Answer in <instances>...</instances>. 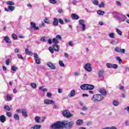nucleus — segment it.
<instances>
[{
	"label": "nucleus",
	"instance_id": "13d9d810",
	"mask_svg": "<svg viewBox=\"0 0 129 129\" xmlns=\"http://www.w3.org/2000/svg\"><path fill=\"white\" fill-rule=\"evenodd\" d=\"M46 96L47 97H51L52 96V93L50 92H48L46 94Z\"/></svg>",
	"mask_w": 129,
	"mask_h": 129
},
{
	"label": "nucleus",
	"instance_id": "1a4fd4ad",
	"mask_svg": "<svg viewBox=\"0 0 129 129\" xmlns=\"http://www.w3.org/2000/svg\"><path fill=\"white\" fill-rule=\"evenodd\" d=\"M44 103L45 104H53V103H55V102L53 100L50 99H45L44 100Z\"/></svg>",
	"mask_w": 129,
	"mask_h": 129
},
{
	"label": "nucleus",
	"instance_id": "5701e85b",
	"mask_svg": "<svg viewBox=\"0 0 129 129\" xmlns=\"http://www.w3.org/2000/svg\"><path fill=\"white\" fill-rule=\"evenodd\" d=\"M78 125H81L83 123V120L82 119H79L76 122Z\"/></svg>",
	"mask_w": 129,
	"mask_h": 129
},
{
	"label": "nucleus",
	"instance_id": "cd10ccee",
	"mask_svg": "<svg viewBox=\"0 0 129 129\" xmlns=\"http://www.w3.org/2000/svg\"><path fill=\"white\" fill-rule=\"evenodd\" d=\"M22 113L23 116H25V117H27V116H28V114H27V111H26L25 110H23L22 111Z\"/></svg>",
	"mask_w": 129,
	"mask_h": 129
},
{
	"label": "nucleus",
	"instance_id": "473e14b6",
	"mask_svg": "<svg viewBox=\"0 0 129 129\" xmlns=\"http://www.w3.org/2000/svg\"><path fill=\"white\" fill-rule=\"evenodd\" d=\"M8 9L9 11H11V12H13L15 10V7L12 6H8Z\"/></svg>",
	"mask_w": 129,
	"mask_h": 129
},
{
	"label": "nucleus",
	"instance_id": "3c124183",
	"mask_svg": "<svg viewBox=\"0 0 129 129\" xmlns=\"http://www.w3.org/2000/svg\"><path fill=\"white\" fill-rule=\"evenodd\" d=\"M120 53H121L122 54H124V53H125V49L120 48Z\"/></svg>",
	"mask_w": 129,
	"mask_h": 129
},
{
	"label": "nucleus",
	"instance_id": "dca6fc26",
	"mask_svg": "<svg viewBox=\"0 0 129 129\" xmlns=\"http://www.w3.org/2000/svg\"><path fill=\"white\" fill-rule=\"evenodd\" d=\"M42 127L41 125H34L33 126L31 127V129H40Z\"/></svg>",
	"mask_w": 129,
	"mask_h": 129
},
{
	"label": "nucleus",
	"instance_id": "7ed1b4c3",
	"mask_svg": "<svg viewBox=\"0 0 129 129\" xmlns=\"http://www.w3.org/2000/svg\"><path fill=\"white\" fill-rule=\"evenodd\" d=\"M102 99H103V96L101 94L94 95L91 97V100L94 101V102H99V101H101Z\"/></svg>",
	"mask_w": 129,
	"mask_h": 129
},
{
	"label": "nucleus",
	"instance_id": "e2e57ef3",
	"mask_svg": "<svg viewBox=\"0 0 129 129\" xmlns=\"http://www.w3.org/2000/svg\"><path fill=\"white\" fill-rule=\"evenodd\" d=\"M20 52V49L18 48H15V53H19Z\"/></svg>",
	"mask_w": 129,
	"mask_h": 129
},
{
	"label": "nucleus",
	"instance_id": "7c9ffc66",
	"mask_svg": "<svg viewBox=\"0 0 129 129\" xmlns=\"http://www.w3.org/2000/svg\"><path fill=\"white\" fill-rule=\"evenodd\" d=\"M11 70H12V71H14L15 72H16V71L18 70V67L15 66H13L11 68Z\"/></svg>",
	"mask_w": 129,
	"mask_h": 129
},
{
	"label": "nucleus",
	"instance_id": "9b49d317",
	"mask_svg": "<svg viewBox=\"0 0 129 129\" xmlns=\"http://www.w3.org/2000/svg\"><path fill=\"white\" fill-rule=\"evenodd\" d=\"M52 48L55 52H59L60 51V46L57 44H53L52 45Z\"/></svg>",
	"mask_w": 129,
	"mask_h": 129
},
{
	"label": "nucleus",
	"instance_id": "603ef678",
	"mask_svg": "<svg viewBox=\"0 0 129 129\" xmlns=\"http://www.w3.org/2000/svg\"><path fill=\"white\" fill-rule=\"evenodd\" d=\"M30 25H31L32 28H34L35 27V26H36V23H35L34 22H31L30 23Z\"/></svg>",
	"mask_w": 129,
	"mask_h": 129
},
{
	"label": "nucleus",
	"instance_id": "f704fd0d",
	"mask_svg": "<svg viewBox=\"0 0 129 129\" xmlns=\"http://www.w3.org/2000/svg\"><path fill=\"white\" fill-rule=\"evenodd\" d=\"M30 86H31L32 88H37V85L35 83H31L30 84Z\"/></svg>",
	"mask_w": 129,
	"mask_h": 129
},
{
	"label": "nucleus",
	"instance_id": "2eb2a0df",
	"mask_svg": "<svg viewBox=\"0 0 129 129\" xmlns=\"http://www.w3.org/2000/svg\"><path fill=\"white\" fill-rule=\"evenodd\" d=\"M7 120V118H6V116L4 115H2L0 116V121L1 122H5Z\"/></svg>",
	"mask_w": 129,
	"mask_h": 129
},
{
	"label": "nucleus",
	"instance_id": "69168bd1",
	"mask_svg": "<svg viewBox=\"0 0 129 129\" xmlns=\"http://www.w3.org/2000/svg\"><path fill=\"white\" fill-rule=\"evenodd\" d=\"M74 75L76 77L79 76V73H78V72H76L74 73Z\"/></svg>",
	"mask_w": 129,
	"mask_h": 129
},
{
	"label": "nucleus",
	"instance_id": "6e6552de",
	"mask_svg": "<svg viewBox=\"0 0 129 129\" xmlns=\"http://www.w3.org/2000/svg\"><path fill=\"white\" fill-rule=\"evenodd\" d=\"M34 57L35 58V62H36V64H41V61H40V58H39V57L38 56V54L34 53Z\"/></svg>",
	"mask_w": 129,
	"mask_h": 129
},
{
	"label": "nucleus",
	"instance_id": "6e6d98bb",
	"mask_svg": "<svg viewBox=\"0 0 129 129\" xmlns=\"http://www.w3.org/2000/svg\"><path fill=\"white\" fill-rule=\"evenodd\" d=\"M58 22L59 24H61V25H64V22H63V20H62L61 19H59Z\"/></svg>",
	"mask_w": 129,
	"mask_h": 129
},
{
	"label": "nucleus",
	"instance_id": "b1692460",
	"mask_svg": "<svg viewBox=\"0 0 129 129\" xmlns=\"http://www.w3.org/2000/svg\"><path fill=\"white\" fill-rule=\"evenodd\" d=\"M39 90L43 91V92H47L48 91V90L46 88H44L43 86L39 87Z\"/></svg>",
	"mask_w": 129,
	"mask_h": 129
},
{
	"label": "nucleus",
	"instance_id": "79ce46f5",
	"mask_svg": "<svg viewBox=\"0 0 129 129\" xmlns=\"http://www.w3.org/2000/svg\"><path fill=\"white\" fill-rule=\"evenodd\" d=\"M12 38L13 40H17V39H18V36H17V35H16V34L13 33L12 34Z\"/></svg>",
	"mask_w": 129,
	"mask_h": 129
},
{
	"label": "nucleus",
	"instance_id": "bf43d9fd",
	"mask_svg": "<svg viewBox=\"0 0 129 129\" xmlns=\"http://www.w3.org/2000/svg\"><path fill=\"white\" fill-rule=\"evenodd\" d=\"M6 64L7 66H9V65H10V59H8L6 61Z\"/></svg>",
	"mask_w": 129,
	"mask_h": 129
},
{
	"label": "nucleus",
	"instance_id": "423d86ee",
	"mask_svg": "<svg viewBox=\"0 0 129 129\" xmlns=\"http://www.w3.org/2000/svg\"><path fill=\"white\" fill-rule=\"evenodd\" d=\"M85 21L83 19H81L79 20V24L82 26V31H85V28H86V25L84 24Z\"/></svg>",
	"mask_w": 129,
	"mask_h": 129
},
{
	"label": "nucleus",
	"instance_id": "f3484780",
	"mask_svg": "<svg viewBox=\"0 0 129 129\" xmlns=\"http://www.w3.org/2000/svg\"><path fill=\"white\" fill-rule=\"evenodd\" d=\"M99 91V92H100V93H101V95H104V96L106 95V90L104 89H100Z\"/></svg>",
	"mask_w": 129,
	"mask_h": 129
},
{
	"label": "nucleus",
	"instance_id": "37998d69",
	"mask_svg": "<svg viewBox=\"0 0 129 129\" xmlns=\"http://www.w3.org/2000/svg\"><path fill=\"white\" fill-rule=\"evenodd\" d=\"M17 57L18 58H19V59H21V60H24V57H23V56L21 55V54L20 53H18L17 54Z\"/></svg>",
	"mask_w": 129,
	"mask_h": 129
},
{
	"label": "nucleus",
	"instance_id": "4c0bfd02",
	"mask_svg": "<svg viewBox=\"0 0 129 129\" xmlns=\"http://www.w3.org/2000/svg\"><path fill=\"white\" fill-rule=\"evenodd\" d=\"M49 51H50V53L51 54H54V48L52 47H49L48 48Z\"/></svg>",
	"mask_w": 129,
	"mask_h": 129
},
{
	"label": "nucleus",
	"instance_id": "5fc2aeb1",
	"mask_svg": "<svg viewBox=\"0 0 129 129\" xmlns=\"http://www.w3.org/2000/svg\"><path fill=\"white\" fill-rule=\"evenodd\" d=\"M118 67V66L116 64H112V68H114V69H116Z\"/></svg>",
	"mask_w": 129,
	"mask_h": 129
},
{
	"label": "nucleus",
	"instance_id": "f8f14e48",
	"mask_svg": "<svg viewBox=\"0 0 129 129\" xmlns=\"http://www.w3.org/2000/svg\"><path fill=\"white\" fill-rule=\"evenodd\" d=\"M4 40L7 44H11V43H12V41H11L10 37H9V36H6L5 37H4Z\"/></svg>",
	"mask_w": 129,
	"mask_h": 129
},
{
	"label": "nucleus",
	"instance_id": "2f4dec72",
	"mask_svg": "<svg viewBox=\"0 0 129 129\" xmlns=\"http://www.w3.org/2000/svg\"><path fill=\"white\" fill-rule=\"evenodd\" d=\"M116 60L118 61L119 64H121L122 63V60L120 59V57L117 56L116 57Z\"/></svg>",
	"mask_w": 129,
	"mask_h": 129
},
{
	"label": "nucleus",
	"instance_id": "c85d7f7f",
	"mask_svg": "<svg viewBox=\"0 0 129 129\" xmlns=\"http://www.w3.org/2000/svg\"><path fill=\"white\" fill-rule=\"evenodd\" d=\"M6 4L8 6H15V3L12 1H8V2H6Z\"/></svg>",
	"mask_w": 129,
	"mask_h": 129
},
{
	"label": "nucleus",
	"instance_id": "e433bc0d",
	"mask_svg": "<svg viewBox=\"0 0 129 129\" xmlns=\"http://www.w3.org/2000/svg\"><path fill=\"white\" fill-rule=\"evenodd\" d=\"M4 109H6V110H7V111H10L11 110V108H10L9 105H5L4 106Z\"/></svg>",
	"mask_w": 129,
	"mask_h": 129
},
{
	"label": "nucleus",
	"instance_id": "bb28decb",
	"mask_svg": "<svg viewBox=\"0 0 129 129\" xmlns=\"http://www.w3.org/2000/svg\"><path fill=\"white\" fill-rule=\"evenodd\" d=\"M120 48L118 46H117L115 48L114 51L116 52V53H120Z\"/></svg>",
	"mask_w": 129,
	"mask_h": 129
},
{
	"label": "nucleus",
	"instance_id": "680f3d73",
	"mask_svg": "<svg viewBox=\"0 0 129 129\" xmlns=\"http://www.w3.org/2000/svg\"><path fill=\"white\" fill-rule=\"evenodd\" d=\"M88 110V108H87V107H83V108H82V110H83L84 111H85Z\"/></svg>",
	"mask_w": 129,
	"mask_h": 129
},
{
	"label": "nucleus",
	"instance_id": "052dcab7",
	"mask_svg": "<svg viewBox=\"0 0 129 129\" xmlns=\"http://www.w3.org/2000/svg\"><path fill=\"white\" fill-rule=\"evenodd\" d=\"M6 114H7V116H9V117H11V116H12V113L10 112H7L6 113Z\"/></svg>",
	"mask_w": 129,
	"mask_h": 129
},
{
	"label": "nucleus",
	"instance_id": "f257e3e1",
	"mask_svg": "<svg viewBox=\"0 0 129 129\" xmlns=\"http://www.w3.org/2000/svg\"><path fill=\"white\" fill-rule=\"evenodd\" d=\"M74 125V122L71 121L68 122L67 121H57L50 125V128L52 129H62L64 127L67 128H72V127Z\"/></svg>",
	"mask_w": 129,
	"mask_h": 129
},
{
	"label": "nucleus",
	"instance_id": "412c9836",
	"mask_svg": "<svg viewBox=\"0 0 129 129\" xmlns=\"http://www.w3.org/2000/svg\"><path fill=\"white\" fill-rule=\"evenodd\" d=\"M97 14H98V15H99L100 16H103V15H104L105 14V12L103 11L98 10L97 11Z\"/></svg>",
	"mask_w": 129,
	"mask_h": 129
},
{
	"label": "nucleus",
	"instance_id": "20e7f679",
	"mask_svg": "<svg viewBox=\"0 0 129 129\" xmlns=\"http://www.w3.org/2000/svg\"><path fill=\"white\" fill-rule=\"evenodd\" d=\"M80 88L83 90H92L94 89V86L86 84L81 85Z\"/></svg>",
	"mask_w": 129,
	"mask_h": 129
},
{
	"label": "nucleus",
	"instance_id": "4468645a",
	"mask_svg": "<svg viewBox=\"0 0 129 129\" xmlns=\"http://www.w3.org/2000/svg\"><path fill=\"white\" fill-rule=\"evenodd\" d=\"M71 17L72 20H78L79 19V16L75 14H72Z\"/></svg>",
	"mask_w": 129,
	"mask_h": 129
},
{
	"label": "nucleus",
	"instance_id": "9d476101",
	"mask_svg": "<svg viewBox=\"0 0 129 129\" xmlns=\"http://www.w3.org/2000/svg\"><path fill=\"white\" fill-rule=\"evenodd\" d=\"M48 67L52 69V70H55L56 69V67L51 62H48L47 63Z\"/></svg>",
	"mask_w": 129,
	"mask_h": 129
},
{
	"label": "nucleus",
	"instance_id": "58836bf2",
	"mask_svg": "<svg viewBox=\"0 0 129 129\" xmlns=\"http://www.w3.org/2000/svg\"><path fill=\"white\" fill-rule=\"evenodd\" d=\"M59 64L60 66H61V67H65V64H64V63H63V61L59 60Z\"/></svg>",
	"mask_w": 129,
	"mask_h": 129
},
{
	"label": "nucleus",
	"instance_id": "a211bd4d",
	"mask_svg": "<svg viewBox=\"0 0 129 129\" xmlns=\"http://www.w3.org/2000/svg\"><path fill=\"white\" fill-rule=\"evenodd\" d=\"M25 54L26 55H30V56H33V52L29 51V49L28 48H26L25 49Z\"/></svg>",
	"mask_w": 129,
	"mask_h": 129
},
{
	"label": "nucleus",
	"instance_id": "338daca9",
	"mask_svg": "<svg viewBox=\"0 0 129 129\" xmlns=\"http://www.w3.org/2000/svg\"><path fill=\"white\" fill-rule=\"evenodd\" d=\"M48 44H52V39L51 38H49L48 40Z\"/></svg>",
	"mask_w": 129,
	"mask_h": 129
},
{
	"label": "nucleus",
	"instance_id": "0eeeda50",
	"mask_svg": "<svg viewBox=\"0 0 129 129\" xmlns=\"http://www.w3.org/2000/svg\"><path fill=\"white\" fill-rule=\"evenodd\" d=\"M84 68L85 70L87 71V72H91V71H92L91 64L89 63L86 64L84 66Z\"/></svg>",
	"mask_w": 129,
	"mask_h": 129
},
{
	"label": "nucleus",
	"instance_id": "f03ea898",
	"mask_svg": "<svg viewBox=\"0 0 129 129\" xmlns=\"http://www.w3.org/2000/svg\"><path fill=\"white\" fill-rule=\"evenodd\" d=\"M113 15H114L115 18L117 20H118L120 22H124L125 20H126V16L123 15V14H120L117 13H114Z\"/></svg>",
	"mask_w": 129,
	"mask_h": 129
},
{
	"label": "nucleus",
	"instance_id": "0e129e2a",
	"mask_svg": "<svg viewBox=\"0 0 129 129\" xmlns=\"http://www.w3.org/2000/svg\"><path fill=\"white\" fill-rule=\"evenodd\" d=\"M53 105V108L54 109H56V108H58V106L56 105V104L55 103L52 104Z\"/></svg>",
	"mask_w": 129,
	"mask_h": 129
},
{
	"label": "nucleus",
	"instance_id": "774afa93",
	"mask_svg": "<svg viewBox=\"0 0 129 129\" xmlns=\"http://www.w3.org/2000/svg\"><path fill=\"white\" fill-rule=\"evenodd\" d=\"M58 93H62V92H63V91H62V90L60 88L58 89Z\"/></svg>",
	"mask_w": 129,
	"mask_h": 129
},
{
	"label": "nucleus",
	"instance_id": "c756f323",
	"mask_svg": "<svg viewBox=\"0 0 129 129\" xmlns=\"http://www.w3.org/2000/svg\"><path fill=\"white\" fill-rule=\"evenodd\" d=\"M116 32L117 33L118 35H119L120 36H121L122 35V32L119 30L118 28L116 29Z\"/></svg>",
	"mask_w": 129,
	"mask_h": 129
},
{
	"label": "nucleus",
	"instance_id": "39448f33",
	"mask_svg": "<svg viewBox=\"0 0 129 129\" xmlns=\"http://www.w3.org/2000/svg\"><path fill=\"white\" fill-rule=\"evenodd\" d=\"M62 114L64 117H67V118H70V117H72L73 115L70 113V111L69 110H63L62 111Z\"/></svg>",
	"mask_w": 129,
	"mask_h": 129
},
{
	"label": "nucleus",
	"instance_id": "72a5a7b5",
	"mask_svg": "<svg viewBox=\"0 0 129 129\" xmlns=\"http://www.w3.org/2000/svg\"><path fill=\"white\" fill-rule=\"evenodd\" d=\"M106 66L107 68L111 69L112 68V63H106Z\"/></svg>",
	"mask_w": 129,
	"mask_h": 129
},
{
	"label": "nucleus",
	"instance_id": "aec40b11",
	"mask_svg": "<svg viewBox=\"0 0 129 129\" xmlns=\"http://www.w3.org/2000/svg\"><path fill=\"white\" fill-rule=\"evenodd\" d=\"M104 73V71H103V70H100L98 72L99 77H102V76H103Z\"/></svg>",
	"mask_w": 129,
	"mask_h": 129
},
{
	"label": "nucleus",
	"instance_id": "a18cd8bd",
	"mask_svg": "<svg viewBox=\"0 0 129 129\" xmlns=\"http://www.w3.org/2000/svg\"><path fill=\"white\" fill-rule=\"evenodd\" d=\"M109 36L110 38H111V39H113L114 38V34H113V33H109Z\"/></svg>",
	"mask_w": 129,
	"mask_h": 129
},
{
	"label": "nucleus",
	"instance_id": "49530a36",
	"mask_svg": "<svg viewBox=\"0 0 129 129\" xmlns=\"http://www.w3.org/2000/svg\"><path fill=\"white\" fill-rule=\"evenodd\" d=\"M93 4L95 5V6H98V1H97V0H94Z\"/></svg>",
	"mask_w": 129,
	"mask_h": 129
},
{
	"label": "nucleus",
	"instance_id": "a19ab883",
	"mask_svg": "<svg viewBox=\"0 0 129 129\" xmlns=\"http://www.w3.org/2000/svg\"><path fill=\"white\" fill-rule=\"evenodd\" d=\"M55 38L57 39L58 41L59 40H62V37H61V35H57L55 37Z\"/></svg>",
	"mask_w": 129,
	"mask_h": 129
},
{
	"label": "nucleus",
	"instance_id": "de8ad7c7",
	"mask_svg": "<svg viewBox=\"0 0 129 129\" xmlns=\"http://www.w3.org/2000/svg\"><path fill=\"white\" fill-rule=\"evenodd\" d=\"M56 0H50V3L52 5H55V4H57Z\"/></svg>",
	"mask_w": 129,
	"mask_h": 129
},
{
	"label": "nucleus",
	"instance_id": "4d7b16f0",
	"mask_svg": "<svg viewBox=\"0 0 129 129\" xmlns=\"http://www.w3.org/2000/svg\"><path fill=\"white\" fill-rule=\"evenodd\" d=\"M46 37H43L41 38L40 41L41 42H46Z\"/></svg>",
	"mask_w": 129,
	"mask_h": 129
},
{
	"label": "nucleus",
	"instance_id": "ea45409f",
	"mask_svg": "<svg viewBox=\"0 0 129 129\" xmlns=\"http://www.w3.org/2000/svg\"><path fill=\"white\" fill-rule=\"evenodd\" d=\"M113 104L115 106H117V105H118V104H119L118 101H117L116 100H114L113 102Z\"/></svg>",
	"mask_w": 129,
	"mask_h": 129
},
{
	"label": "nucleus",
	"instance_id": "393cba45",
	"mask_svg": "<svg viewBox=\"0 0 129 129\" xmlns=\"http://www.w3.org/2000/svg\"><path fill=\"white\" fill-rule=\"evenodd\" d=\"M14 118L15 120H19V119H20V116H19L18 114H15L14 115Z\"/></svg>",
	"mask_w": 129,
	"mask_h": 129
},
{
	"label": "nucleus",
	"instance_id": "864d4df0",
	"mask_svg": "<svg viewBox=\"0 0 129 129\" xmlns=\"http://www.w3.org/2000/svg\"><path fill=\"white\" fill-rule=\"evenodd\" d=\"M105 129H116V127L112 126L111 127H106Z\"/></svg>",
	"mask_w": 129,
	"mask_h": 129
},
{
	"label": "nucleus",
	"instance_id": "ddd939ff",
	"mask_svg": "<svg viewBox=\"0 0 129 129\" xmlns=\"http://www.w3.org/2000/svg\"><path fill=\"white\" fill-rule=\"evenodd\" d=\"M58 24L59 23L58 22V19L56 18H53V22L52 23V25L54 26V27H57Z\"/></svg>",
	"mask_w": 129,
	"mask_h": 129
},
{
	"label": "nucleus",
	"instance_id": "8fccbe9b",
	"mask_svg": "<svg viewBox=\"0 0 129 129\" xmlns=\"http://www.w3.org/2000/svg\"><path fill=\"white\" fill-rule=\"evenodd\" d=\"M69 44L71 47H73L74 46V43H73V42L72 41H70L69 42Z\"/></svg>",
	"mask_w": 129,
	"mask_h": 129
},
{
	"label": "nucleus",
	"instance_id": "09e8293b",
	"mask_svg": "<svg viewBox=\"0 0 129 129\" xmlns=\"http://www.w3.org/2000/svg\"><path fill=\"white\" fill-rule=\"evenodd\" d=\"M44 22L45 23V24H50V21H49V20L47 18H45L44 20Z\"/></svg>",
	"mask_w": 129,
	"mask_h": 129
},
{
	"label": "nucleus",
	"instance_id": "6ab92c4d",
	"mask_svg": "<svg viewBox=\"0 0 129 129\" xmlns=\"http://www.w3.org/2000/svg\"><path fill=\"white\" fill-rule=\"evenodd\" d=\"M69 96H70V97H73L74 96H75V90H72L69 94Z\"/></svg>",
	"mask_w": 129,
	"mask_h": 129
},
{
	"label": "nucleus",
	"instance_id": "c9c22d12",
	"mask_svg": "<svg viewBox=\"0 0 129 129\" xmlns=\"http://www.w3.org/2000/svg\"><path fill=\"white\" fill-rule=\"evenodd\" d=\"M35 122L40 123V117L36 116L35 117Z\"/></svg>",
	"mask_w": 129,
	"mask_h": 129
},
{
	"label": "nucleus",
	"instance_id": "a878e982",
	"mask_svg": "<svg viewBox=\"0 0 129 129\" xmlns=\"http://www.w3.org/2000/svg\"><path fill=\"white\" fill-rule=\"evenodd\" d=\"M52 42H53L54 44H59V40H58V39H57L56 38H53V39H52Z\"/></svg>",
	"mask_w": 129,
	"mask_h": 129
},
{
	"label": "nucleus",
	"instance_id": "c03bdc74",
	"mask_svg": "<svg viewBox=\"0 0 129 129\" xmlns=\"http://www.w3.org/2000/svg\"><path fill=\"white\" fill-rule=\"evenodd\" d=\"M105 6V4L103 2H101L100 5H99V8H104Z\"/></svg>",
	"mask_w": 129,
	"mask_h": 129
},
{
	"label": "nucleus",
	"instance_id": "4be33fe9",
	"mask_svg": "<svg viewBox=\"0 0 129 129\" xmlns=\"http://www.w3.org/2000/svg\"><path fill=\"white\" fill-rule=\"evenodd\" d=\"M6 101H11L12 99V97L10 94H7V97H6Z\"/></svg>",
	"mask_w": 129,
	"mask_h": 129
}]
</instances>
